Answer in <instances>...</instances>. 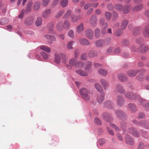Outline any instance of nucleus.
Returning a JSON list of instances; mask_svg holds the SVG:
<instances>
[{"label": "nucleus", "instance_id": "7c9ffc66", "mask_svg": "<svg viewBox=\"0 0 149 149\" xmlns=\"http://www.w3.org/2000/svg\"><path fill=\"white\" fill-rule=\"evenodd\" d=\"M77 59L73 58L70 59L69 61V64L71 65L72 66L76 67L77 63Z\"/></svg>", "mask_w": 149, "mask_h": 149}, {"label": "nucleus", "instance_id": "1a4fd4ad", "mask_svg": "<svg viewBox=\"0 0 149 149\" xmlns=\"http://www.w3.org/2000/svg\"><path fill=\"white\" fill-rule=\"evenodd\" d=\"M129 132L134 136L138 137L140 136L136 130L133 127L130 128L129 129Z\"/></svg>", "mask_w": 149, "mask_h": 149}, {"label": "nucleus", "instance_id": "49530a36", "mask_svg": "<svg viewBox=\"0 0 149 149\" xmlns=\"http://www.w3.org/2000/svg\"><path fill=\"white\" fill-rule=\"evenodd\" d=\"M123 30L122 29H118L116 31L115 33L116 35L117 36H119L121 35L123 33Z\"/></svg>", "mask_w": 149, "mask_h": 149}, {"label": "nucleus", "instance_id": "6e6552de", "mask_svg": "<svg viewBox=\"0 0 149 149\" xmlns=\"http://www.w3.org/2000/svg\"><path fill=\"white\" fill-rule=\"evenodd\" d=\"M116 101L117 105L119 106H122L124 104L125 100L123 96L118 95L117 97Z\"/></svg>", "mask_w": 149, "mask_h": 149}, {"label": "nucleus", "instance_id": "a211bd4d", "mask_svg": "<svg viewBox=\"0 0 149 149\" xmlns=\"http://www.w3.org/2000/svg\"><path fill=\"white\" fill-rule=\"evenodd\" d=\"M149 49V47L147 46H145L143 45H141L140 47L138 48V52L142 53H145Z\"/></svg>", "mask_w": 149, "mask_h": 149}, {"label": "nucleus", "instance_id": "ddd939ff", "mask_svg": "<svg viewBox=\"0 0 149 149\" xmlns=\"http://www.w3.org/2000/svg\"><path fill=\"white\" fill-rule=\"evenodd\" d=\"M33 20L34 19L33 17H28L25 19L24 24L26 26H30L33 23Z\"/></svg>", "mask_w": 149, "mask_h": 149}, {"label": "nucleus", "instance_id": "473e14b6", "mask_svg": "<svg viewBox=\"0 0 149 149\" xmlns=\"http://www.w3.org/2000/svg\"><path fill=\"white\" fill-rule=\"evenodd\" d=\"M111 116V115L107 112L103 113L102 115V116L103 119L106 121H107L108 118Z\"/></svg>", "mask_w": 149, "mask_h": 149}, {"label": "nucleus", "instance_id": "f8f14e48", "mask_svg": "<svg viewBox=\"0 0 149 149\" xmlns=\"http://www.w3.org/2000/svg\"><path fill=\"white\" fill-rule=\"evenodd\" d=\"M96 46L97 47H101L104 46L105 42L102 39L98 40L95 42Z\"/></svg>", "mask_w": 149, "mask_h": 149}, {"label": "nucleus", "instance_id": "6e6d98bb", "mask_svg": "<svg viewBox=\"0 0 149 149\" xmlns=\"http://www.w3.org/2000/svg\"><path fill=\"white\" fill-rule=\"evenodd\" d=\"M111 13L109 12H106L105 13V16L106 19L108 20H109L111 16Z\"/></svg>", "mask_w": 149, "mask_h": 149}, {"label": "nucleus", "instance_id": "09e8293b", "mask_svg": "<svg viewBox=\"0 0 149 149\" xmlns=\"http://www.w3.org/2000/svg\"><path fill=\"white\" fill-rule=\"evenodd\" d=\"M94 122L97 125H100L102 124V123L101 120L97 117H95Z\"/></svg>", "mask_w": 149, "mask_h": 149}, {"label": "nucleus", "instance_id": "dca6fc26", "mask_svg": "<svg viewBox=\"0 0 149 149\" xmlns=\"http://www.w3.org/2000/svg\"><path fill=\"white\" fill-rule=\"evenodd\" d=\"M77 32L78 33H81L84 29V25L83 23H81L76 28Z\"/></svg>", "mask_w": 149, "mask_h": 149}, {"label": "nucleus", "instance_id": "4be33fe9", "mask_svg": "<svg viewBox=\"0 0 149 149\" xmlns=\"http://www.w3.org/2000/svg\"><path fill=\"white\" fill-rule=\"evenodd\" d=\"M138 72V70H130L127 72V74L129 77H133L135 76Z\"/></svg>", "mask_w": 149, "mask_h": 149}, {"label": "nucleus", "instance_id": "7ed1b4c3", "mask_svg": "<svg viewBox=\"0 0 149 149\" xmlns=\"http://www.w3.org/2000/svg\"><path fill=\"white\" fill-rule=\"evenodd\" d=\"M125 97L130 100H134L137 99L138 96L135 94L131 92H128L125 94Z\"/></svg>", "mask_w": 149, "mask_h": 149}, {"label": "nucleus", "instance_id": "5fc2aeb1", "mask_svg": "<svg viewBox=\"0 0 149 149\" xmlns=\"http://www.w3.org/2000/svg\"><path fill=\"white\" fill-rule=\"evenodd\" d=\"M87 65L85 69L86 71H87L88 70L91 68L92 65V62L90 61L87 62Z\"/></svg>", "mask_w": 149, "mask_h": 149}, {"label": "nucleus", "instance_id": "4468645a", "mask_svg": "<svg viewBox=\"0 0 149 149\" xmlns=\"http://www.w3.org/2000/svg\"><path fill=\"white\" fill-rule=\"evenodd\" d=\"M139 103L143 107L149 109V103H146L145 100L140 99L139 100Z\"/></svg>", "mask_w": 149, "mask_h": 149}, {"label": "nucleus", "instance_id": "f3484780", "mask_svg": "<svg viewBox=\"0 0 149 149\" xmlns=\"http://www.w3.org/2000/svg\"><path fill=\"white\" fill-rule=\"evenodd\" d=\"M70 16L71 22L74 23L77 22L78 20L80 19L81 17V16L79 15L76 16L73 14L71 15Z\"/></svg>", "mask_w": 149, "mask_h": 149}, {"label": "nucleus", "instance_id": "338daca9", "mask_svg": "<svg viewBox=\"0 0 149 149\" xmlns=\"http://www.w3.org/2000/svg\"><path fill=\"white\" fill-rule=\"evenodd\" d=\"M110 124L114 128L115 130L118 131H120V129L114 124L112 123Z\"/></svg>", "mask_w": 149, "mask_h": 149}, {"label": "nucleus", "instance_id": "052dcab7", "mask_svg": "<svg viewBox=\"0 0 149 149\" xmlns=\"http://www.w3.org/2000/svg\"><path fill=\"white\" fill-rule=\"evenodd\" d=\"M40 54L44 59H47L48 58V56L47 54L46 53L44 52H42Z\"/></svg>", "mask_w": 149, "mask_h": 149}, {"label": "nucleus", "instance_id": "a18cd8bd", "mask_svg": "<svg viewBox=\"0 0 149 149\" xmlns=\"http://www.w3.org/2000/svg\"><path fill=\"white\" fill-rule=\"evenodd\" d=\"M74 43L73 41L69 42L67 45L66 47L68 49H73L72 46Z\"/></svg>", "mask_w": 149, "mask_h": 149}, {"label": "nucleus", "instance_id": "0e129e2a", "mask_svg": "<svg viewBox=\"0 0 149 149\" xmlns=\"http://www.w3.org/2000/svg\"><path fill=\"white\" fill-rule=\"evenodd\" d=\"M25 11V10H23L22 11L20 15H19V16L18 17L19 18H20L21 19H22V18H23V17L24 16Z\"/></svg>", "mask_w": 149, "mask_h": 149}, {"label": "nucleus", "instance_id": "c756f323", "mask_svg": "<svg viewBox=\"0 0 149 149\" xmlns=\"http://www.w3.org/2000/svg\"><path fill=\"white\" fill-rule=\"evenodd\" d=\"M40 47L41 49L47 52L50 53L51 52L50 48L47 46L42 45L40 46Z\"/></svg>", "mask_w": 149, "mask_h": 149}, {"label": "nucleus", "instance_id": "37998d69", "mask_svg": "<svg viewBox=\"0 0 149 149\" xmlns=\"http://www.w3.org/2000/svg\"><path fill=\"white\" fill-rule=\"evenodd\" d=\"M97 52L95 51H91L88 53V56L90 57H95L97 56Z\"/></svg>", "mask_w": 149, "mask_h": 149}, {"label": "nucleus", "instance_id": "f257e3e1", "mask_svg": "<svg viewBox=\"0 0 149 149\" xmlns=\"http://www.w3.org/2000/svg\"><path fill=\"white\" fill-rule=\"evenodd\" d=\"M67 57L66 55L63 54H58L56 53L55 54L54 61L57 64H59L61 60L64 63H65L67 60Z\"/></svg>", "mask_w": 149, "mask_h": 149}, {"label": "nucleus", "instance_id": "c85d7f7f", "mask_svg": "<svg viewBox=\"0 0 149 149\" xmlns=\"http://www.w3.org/2000/svg\"><path fill=\"white\" fill-rule=\"evenodd\" d=\"M40 3L39 1H36L35 2L33 6V9L37 11L40 8Z\"/></svg>", "mask_w": 149, "mask_h": 149}, {"label": "nucleus", "instance_id": "e433bc0d", "mask_svg": "<svg viewBox=\"0 0 149 149\" xmlns=\"http://www.w3.org/2000/svg\"><path fill=\"white\" fill-rule=\"evenodd\" d=\"M95 36L97 38H99L100 35V30L98 28H96L94 30Z\"/></svg>", "mask_w": 149, "mask_h": 149}, {"label": "nucleus", "instance_id": "cd10ccee", "mask_svg": "<svg viewBox=\"0 0 149 149\" xmlns=\"http://www.w3.org/2000/svg\"><path fill=\"white\" fill-rule=\"evenodd\" d=\"M76 72L78 74L84 77L87 76L88 73L81 69H79L76 71Z\"/></svg>", "mask_w": 149, "mask_h": 149}, {"label": "nucleus", "instance_id": "393cba45", "mask_svg": "<svg viewBox=\"0 0 149 149\" xmlns=\"http://www.w3.org/2000/svg\"><path fill=\"white\" fill-rule=\"evenodd\" d=\"M118 79L121 81L124 82L127 79L126 76L122 73L118 74Z\"/></svg>", "mask_w": 149, "mask_h": 149}, {"label": "nucleus", "instance_id": "58836bf2", "mask_svg": "<svg viewBox=\"0 0 149 149\" xmlns=\"http://www.w3.org/2000/svg\"><path fill=\"white\" fill-rule=\"evenodd\" d=\"M72 12V10H68L64 15L63 18L64 19H68L70 17V15Z\"/></svg>", "mask_w": 149, "mask_h": 149}, {"label": "nucleus", "instance_id": "f03ea898", "mask_svg": "<svg viewBox=\"0 0 149 149\" xmlns=\"http://www.w3.org/2000/svg\"><path fill=\"white\" fill-rule=\"evenodd\" d=\"M89 91L87 89L83 88L79 90V94L85 101H89L90 99Z\"/></svg>", "mask_w": 149, "mask_h": 149}, {"label": "nucleus", "instance_id": "3c124183", "mask_svg": "<svg viewBox=\"0 0 149 149\" xmlns=\"http://www.w3.org/2000/svg\"><path fill=\"white\" fill-rule=\"evenodd\" d=\"M144 75L143 74H140L138 76H136V79L139 81H142L144 79Z\"/></svg>", "mask_w": 149, "mask_h": 149}, {"label": "nucleus", "instance_id": "69168bd1", "mask_svg": "<svg viewBox=\"0 0 149 149\" xmlns=\"http://www.w3.org/2000/svg\"><path fill=\"white\" fill-rule=\"evenodd\" d=\"M105 141L104 139H100L99 141V143L100 146H102L105 143Z\"/></svg>", "mask_w": 149, "mask_h": 149}, {"label": "nucleus", "instance_id": "c03bdc74", "mask_svg": "<svg viewBox=\"0 0 149 149\" xmlns=\"http://www.w3.org/2000/svg\"><path fill=\"white\" fill-rule=\"evenodd\" d=\"M8 22V19L6 18H2L0 19V24L4 25Z\"/></svg>", "mask_w": 149, "mask_h": 149}, {"label": "nucleus", "instance_id": "79ce46f5", "mask_svg": "<svg viewBox=\"0 0 149 149\" xmlns=\"http://www.w3.org/2000/svg\"><path fill=\"white\" fill-rule=\"evenodd\" d=\"M95 87L97 90L100 93H104L100 86L98 84H95Z\"/></svg>", "mask_w": 149, "mask_h": 149}, {"label": "nucleus", "instance_id": "2eb2a0df", "mask_svg": "<svg viewBox=\"0 0 149 149\" xmlns=\"http://www.w3.org/2000/svg\"><path fill=\"white\" fill-rule=\"evenodd\" d=\"M143 7V5L140 4L132 8V11L133 12H138L141 10Z\"/></svg>", "mask_w": 149, "mask_h": 149}, {"label": "nucleus", "instance_id": "ea45409f", "mask_svg": "<svg viewBox=\"0 0 149 149\" xmlns=\"http://www.w3.org/2000/svg\"><path fill=\"white\" fill-rule=\"evenodd\" d=\"M105 19H104L103 18H101L100 19V24L101 25H104V26H105L106 28L108 27V24L107 22L104 23Z\"/></svg>", "mask_w": 149, "mask_h": 149}, {"label": "nucleus", "instance_id": "39448f33", "mask_svg": "<svg viewBox=\"0 0 149 149\" xmlns=\"http://www.w3.org/2000/svg\"><path fill=\"white\" fill-rule=\"evenodd\" d=\"M115 113L117 117L120 119L124 120L126 118V115L123 111L120 110H117Z\"/></svg>", "mask_w": 149, "mask_h": 149}, {"label": "nucleus", "instance_id": "603ef678", "mask_svg": "<svg viewBox=\"0 0 149 149\" xmlns=\"http://www.w3.org/2000/svg\"><path fill=\"white\" fill-rule=\"evenodd\" d=\"M54 26L52 23H49L47 25V28L49 31H53Z\"/></svg>", "mask_w": 149, "mask_h": 149}, {"label": "nucleus", "instance_id": "423d86ee", "mask_svg": "<svg viewBox=\"0 0 149 149\" xmlns=\"http://www.w3.org/2000/svg\"><path fill=\"white\" fill-rule=\"evenodd\" d=\"M86 36L88 38L92 39L93 37V30L91 29H88L85 31Z\"/></svg>", "mask_w": 149, "mask_h": 149}, {"label": "nucleus", "instance_id": "f704fd0d", "mask_svg": "<svg viewBox=\"0 0 149 149\" xmlns=\"http://www.w3.org/2000/svg\"><path fill=\"white\" fill-rule=\"evenodd\" d=\"M42 19L40 17H38L36 21L35 24L36 26L39 27L42 24Z\"/></svg>", "mask_w": 149, "mask_h": 149}, {"label": "nucleus", "instance_id": "a878e982", "mask_svg": "<svg viewBox=\"0 0 149 149\" xmlns=\"http://www.w3.org/2000/svg\"><path fill=\"white\" fill-rule=\"evenodd\" d=\"M142 30L141 27H136L134 28L133 32V34L134 36H137L140 34V31Z\"/></svg>", "mask_w": 149, "mask_h": 149}, {"label": "nucleus", "instance_id": "8fccbe9b", "mask_svg": "<svg viewBox=\"0 0 149 149\" xmlns=\"http://www.w3.org/2000/svg\"><path fill=\"white\" fill-rule=\"evenodd\" d=\"M115 7L116 10H118L120 11L122 10L123 8V6L121 4L115 5Z\"/></svg>", "mask_w": 149, "mask_h": 149}, {"label": "nucleus", "instance_id": "bb28decb", "mask_svg": "<svg viewBox=\"0 0 149 149\" xmlns=\"http://www.w3.org/2000/svg\"><path fill=\"white\" fill-rule=\"evenodd\" d=\"M143 35L146 38H147L149 35V28L147 26H146L144 28Z\"/></svg>", "mask_w": 149, "mask_h": 149}, {"label": "nucleus", "instance_id": "9d476101", "mask_svg": "<svg viewBox=\"0 0 149 149\" xmlns=\"http://www.w3.org/2000/svg\"><path fill=\"white\" fill-rule=\"evenodd\" d=\"M125 140L126 143L128 145H132L134 144V141L132 137L129 135H126Z\"/></svg>", "mask_w": 149, "mask_h": 149}, {"label": "nucleus", "instance_id": "bf43d9fd", "mask_svg": "<svg viewBox=\"0 0 149 149\" xmlns=\"http://www.w3.org/2000/svg\"><path fill=\"white\" fill-rule=\"evenodd\" d=\"M84 63L81 62H77L76 67L78 68H81L84 66Z\"/></svg>", "mask_w": 149, "mask_h": 149}, {"label": "nucleus", "instance_id": "b1692460", "mask_svg": "<svg viewBox=\"0 0 149 149\" xmlns=\"http://www.w3.org/2000/svg\"><path fill=\"white\" fill-rule=\"evenodd\" d=\"M80 43L83 45H89L90 43L85 38H81L79 40Z\"/></svg>", "mask_w": 149, "mask_h": 149}, {"label": "nucleus", "instance_id": "774afa93", "mask_svg": "<svg viewBox=\"0 0 149 149\" xmlns=\"http://www.w3.org/2000/svg\"><path fill=\"white\" fill-rule=\"evenodd\" d=\"M91 4L89 3H86L84 7V9L85 10L87 9L90 6Z\"/></svg>", "mask_w": 149, "mask_h": 149}, {"label": "nucleus", "instance_id": "2f4dec72", "mask_svg": "<svg viewBox=\"0 0 149 149\" xmlns=\"http://www.w3.org/2000/svg\"><path fill=\"white\" fill-rule=\"evenodd\" d=\"M104 97V93H101L97 98V101L99 103H101L103 100Z\"/></svg>", "mask_w": 149, "mask_h": 149}, {"label": "nucleus", "instance_id": "5701e85b", "mask_svg": "<svg viewBox=\"0 0 149 149\" xmlns=\"http://www.w3.org/2000/svg\"><path fill=\"white\" fill-rule=\"evenodd\" d=\"M63 28L68 30L70 28V24L69 21L68 20H65L63 23Z\"/></svg>", "mask_w": 149, "mask_h": 149}, {"label": "nucleus", "instance_id": "de8ad7c7", "mask_svg": "<svg viewBox=\"0 0 149 149\" xmlns=\"http://www.w3.org/2000/svg\"><path fill=\"white\" fill-rule=\"evenodd\" d=\"M100 81L102 84V85L105 88L108 86V84L106 80L103 79H101L100 80Z\"/></svg>", "mask_w": 149, "mask_h": 149}, {"label": "nucleus", "instance_id": "864d4df0", "mask_svg": "<svg viewBox=\"0 0 149 149\" xmlns=\"http://www.w3.org/2000/svg\"><path fill=\"white\" fill-rule=\"evenodd\" d=\"M65 11L64 10H62L59 11L56 14V15L55 16V17L56 18H58L60 16H61L64 13Z\"/></svg>", "mask_w": 149, "mask_h": 149}, {"label": "nucleus", "instance_id": "4d7b16f0", "mask_svg": "<svg viewBox=\"0 0 149 149\" xmlns=\"http://www.w3.org/2000/svg\"><path fill=\"white\" fill-rule=\"evenodd\" d=\"M107 8L109 11H111L114 8V7L111 3L107 4Z\"/></svg>", "mask_w": 149, "mask_h": 149}, {"label": "nucleus", "instance_id": "4c0bfd02", "mask_svg": "<svg viewBox=\"0 0 149 149\" xmlns=\"http://www.w3.org/2000/svg\"><path fill=\"white\" fill-rule=\"evenodd\" d=\"M99 74L103 76H105L107 74V70L103 69H100L98 70Z\"/></svg>", "mask_w": 149, "mask_h": 149}, {"label": "nucleus", "instance_id": "c9c22d12", "mask_svg": "<svg viewBox=\"0 0 149 149\" xmlns=\"http://www.w3.org/2000/svg\"><path fill=\"white\" fill-rule=\"evenodd\" d=\"M33 4L32 1L29 2L27 5V6L26 9V12L29 13L30 12L31 9V6Z\"/></svg>", "mask_w": 149, "mask_h": 149}, {"label": "nucleus", "instance_id": "680f3d73", "mask_svg": "<svg viewBox=\"0 0 149 149\" xmlns=\"http://www.w3.org/2000/svg\"><path fill=\"white\" fill-rule=\"evenodd\" d=\"M50 0H42V5L43 6H47L49 3Z\"/></svg>", "mask_w": 149, "mask_h": 149}, {"label": "nucleus", "instance_id": "a19ab883", "mask_svg": "<svg viewBox=\"0 0 149 149\" xmlns=\"http://www.w3.org/2000/svg\"><path fill=\"white\" fill-rule=\"evenodd\" d=\"M128 23V21L127 20H124L122 22L121 25L122 29H124L126 27Z\"/></svg>", "mask_w": 149, "mask_h": 149}, {"label": "nucleus", "instance_id": "20e7f679", "mask_svg": "<svg viewBox=\"0 0 149 149\" xmlns=\"http://www.w3.org/2000/svg\"><path fill=\"white\" fill-rule=\"evenodd\" d=\"M89 22L92 26H96L97 23V19L95 15H93L89 19Z\"/></svg>", "mask_w": 149, "mask_h": 149}, {"label": "nucleus", "instance_id": "9b49d317", "mask_svg": "<svg viewBox=\"0 0 149 149\" xmlns=\"http://www.w3.org/2000/svg\"><path fill=\"white\" fill-rule=\"evenodd\" d=\"M127 107L129 110L132 113H134L137 111L136 105L132 103L128 104Z\"/></svg>", "mask_w": 149, "mask_h": 149}, {"label": "nucleus", "instance_id": "0eeeda50", "mask_svg": "<svg viewBox=\"0 0 149 149\" xmlns=\"http://www.w3.org/2000/svg\"><path fill=\"white\" fill-rule=\"evenodd\" d=\"M51 13L52 10L51 9H47L43 12L42 16L45 19H47L49 17Z\"/></svg>", "mask_w": 149, "mask_h": 149}, {"label": "nucleus", "instance_id": "6ab92c4d", "mask_svg": "<svg viewBox=\"0 0 149 149\" xmlns=\"http://www.w3.org/2000/svg\"><path fill=\"white\" fill-rule=\"evenodd\" d=\"M56 29L59 31H61L64 29L63 25V22L62 21H59L56 24Z\"/></svg>", "mask_w": 149, "mask_h": 149}, {"label": "nucleus", "instance_id": "412c9836", "mask_svg": "<svg viewBox=\"0 0 149 149\" xmlns=\"http://www.w3.org/2000/svg\"><path fill=\"white\" fill-rule=\"evenodd\" d=\"M116 91L121 94H124L125 92L123 87L121 85L119 84L116 85Z\"/></svg>", "mask_w": 149, "mask_h": 149}, {"label": "nucleus", "instance_id": "13d9d810", "mask_svg": "<svg viewBox=\"0 0 149 149\" xmlns=\"http://www.w3.org/2000/svg\"><path fill=\"white\" fill-rule=\"evenodd\" d=\"M68 36L71 38H74V33L73 31L72 30H70L68 33Z\"/></svg>", "mask_w": 149, "mask_h": 149}, {"label": "nucleus", "instance_id": "aec40b11", "mask_svg": "<svg viewBox=\"0 0 149 149\" xmlns=\"http://www.w3.org/2000/svg\"><path fill=\"white\" fill-rule=\"evenodd\" d=\"M131 5L130 4H127L123 7V11L124 14L129 13L130 10Z\"/></svg>", "mask_w": 149, "mask_h": 149}, {"label": "nucleus", "instance_id": "e2e57ef3", "mask_svg": "<svg viewBox=\"0 0 149 149\" xmlns=\"http://www.w3.org/2000/svg\"><path fill=\"white\" fill-rule=\"evenodd\" d=\"M136 42L138 44L142 43L143 41L142 38H136L135 40Z\"/></svg>", "mask_w": 149, "mask_h": 149}, {"label": "nucleus", "instance_id": "72a5a7b5", "mask_svg": "<svg viewBox=\"0 0 149 149\" xmlns=\"http://www.w3.org/2000/svg\"><path fill=\"white\" fill-rule=\"evenodd\" d=\"M68 2V0H61L60 2V5L64 8L66 6Z\"/></svg>", "mask_w": 149, "mask_h": 149}]
</instances>
